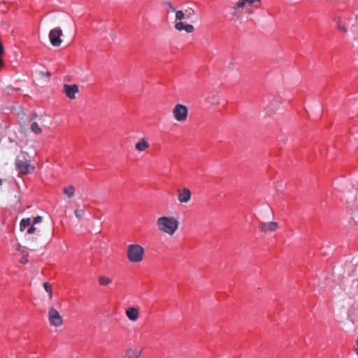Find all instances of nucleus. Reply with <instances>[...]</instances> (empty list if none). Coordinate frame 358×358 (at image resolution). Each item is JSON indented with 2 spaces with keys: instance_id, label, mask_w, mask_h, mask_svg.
I'll use <instances>...</instances> for the list:
<instances>
[{
  "instance_id": "nucleus-1",
  "label": "nucleus",
  "mask_w": 358,
  "mask_h": 358,
  "mask_svg": "<svg viewBox=\"0 0 358 358\" xmlns=\"http://www.w3.org/2000/svg\"><path fill=\"white\" fill-rule=\"evenodd\" d=\"M261 0H238L234 6L230 7L229 14L232 21H238L244 13H253V8H259Z\"/></svg>"
},
{
  "instance_id": "nucleus-2",
  "label": "nucleus",
  "mask_w": 358,
  "mask_h": 358,
  "mask_svg": "<svg viewBox=\"0 0 358 358\" xmlns=\"http://www.w3.org/2000/svg\"><path fill=\"white\" fill-rule=\"evenodd\" d=\"M157 230L162 234L173 236L178 230L180 222L175 216L162 215L156 220Z\"/></svg>"
},
{
  "instance_id": "nucleus-3",
  "label": "nucleus",
  "mask_w": 358,
  "mask_h": 358,
  "mask_svg": "<svg viewBox=\"0 0 358 358\" xmlns=\"http://www.w3.org/2000/svg\"><path fill=\"white\" fill-rule=\"evenodd\" d=\"M145 257V250L143 246L134 243L128 245L127 249V257L131 263L138 264Z\"/></svg>"
},
{
  "instance_id": "nucleus-4",
  "label": "nucleus",
  "mask_w": 358,
  "mask_h": 358,
  "mask_svg": "<svg viewBox=\"0 0 358 358\" xmlns=\"http://www.w3.org/2000/svg\"><path fill=\"white\" fill-rule=\"evenodd\" d=\"M189 109L187 106L177 103L172 109L173 119L178 122H185L188 117Z\"/></svg>"
},
{
  "instance_id": "nucleus-5",
  "label": "nucleus",
  "mask_w": 358,
  "mask_h": 358,
  "mask_svg": "<svg viewBox=\"0 0 358 358\" xmlns=\"http://www.w3.org/2000/svg\"><path fill=\"white\" fill-rule=\"evenodd\" d=\"M48 321L50 325L55 327H59L64 323L62 316L53 306H50L48 309Z\"/></svg>"
},
{
  "instance_id": "nucleus-6",
  "label": "nucleus",
  "mask_w": 358,
  "mask_h": 358,
  "mask_svg": "<svg viewBox=\"0 0 358 358\" xmlns=\"http://www.w3.org/2000/svg\"><path fill=\"white\" fill-rule=\"evenodd\" d=\"M333 22H334L337 30L339 32L346 34L348 32L347 26L349 24L350 17L347 15H335L333 17Z\"/></svg>"
},
{
  "instance_id": "nucleus-7",
  "label": "nucleus",
  "mask_w": 358,
  "mask_h": 358,
  "mask_svg": "<svg viewBox=\"0 0 358 358\" xmlns=\"http://www.w3.org/2000/svg\"><path fill=\"white\" fill-rule=\"evenodd\" d=\"M15 166L20 174H28L31 173L34 167L30 164V161L23 157L22 159L18 157L15 162Z\"/></svg>"
},
{
  "instance_id": "nucleus-8",
  "label": "nucleus",
  "mask_w": 358,
  "mask_h": 358,
  "mask_svg": "<svg viewBox=\"0 0 358 358\" xmlns=\"http://www.w3.org/2000/svg\"><path fill=\"white\" fill-rule=\"evenodd\" d=\"M63 31L60 27H55L50 31L49 39L52 45L59 47L62 44L61 36Z\"/></svg>"
},
{
  "instance_id": "nucleus-9",
  "label": "nucleus",
  "mask_w": 358,
  "mask_h": 358,
  "mask_svg": "<svg viewBox=\"0 0 358 358\" xmlns=\"http://www.w3.org/2000/svg\"><path fill=\"white\" fill-rule=\"evenodd\" d=\"M192 198V192L189 189L183 187L178 190V200L181 203H188Z\"/></svg>"
},
{
  "instance_id": "nucleus-10",
  "label": "nucleus",
  "mask_w": 358,
  "mask_h": 358,
  "mask_svg": "<svg viewBox=\"0 0 358 358\" xmlns=\"http://www.w3.org/2000/svg\"><path fill=\"white\" fill-rule=\"evenodd\" d=\"M258 227L259 229L263 233L273 232L278 229V223L276 222H259Z\"/></svg>"
},
{
  "instance_id": "nucleus-11",
  "label": "nucleus",
  "mask_w": 358,
  "mask_h": 358,
  "mask_svg": "<svg viewBox=\"0 0 358 358\" xmlns=\"http://www.w3.org/2000/svg\"><path fill=\"white\" fill-rule=\"evenodd\" d=\"M79 88L77 85L65 84L64 85V92L70 99H74L76 98V94H77Z\"/></svg>"
},
{
  "instance_id": "nucleus-12",
  "label": "nucleus",
  "mask_w": 358,
  "mask_h": 358,
  "mask_svg": "<svg viewBox=\"0 0 358 358\" xmlns=\"http://www.w3.org/2000/svg\"><path fill=\"white\" fill-rule=\"evenodd\" d=\"M127 317L132 322H135L138 320L140 312L138 308L131 306L125 310Z\"/></svg>"
},
{
  "instance_id": "nucleus-13",
  "label": "nucleus",
  "mask_w": 358,
  "mask_h": 358,
  "mask_svg": "<svg viewBox=\"0 0 358 358\" xmlns=\"http://www.w3.org/2000/svg\"><path fill=\"white\" fill-rule=\"evenodd\" d=\"M135 149L139 152H145L150 148L149 140L147 137H143L135 143Z\"/></svg>"
},
{
  "instance_id": "nucleus-14",
  "label": "nucleus",
  "mask_w": 358,
  "mask_h": 358,
  "mask_svg": "<svg viewBox=\"0 0 358 358\" xmlns=\"http://www.w3.org/2000/svg\"><path fill=\"white\" fill-rule=\"evenodd\" d=\"M174 27L176 30L181 31H185L186 33H192L194 30L193 25L189 24H185L182 21L175 22Z\"/></svg>"
},
{
  "instance_id": "nucleus-15",
  "label": "nucleus",
  "mask_w": 358,
  "mask_h": 358,
  "mask_svg": "<svg viewBox=\"0 0 358 358\" xmlns=\"http://www.w3.org/2000/svg\"><path fill=\"white\" fill-rule=\"evenodd\" d=\"M205 101L210 105H217L219 103V98L217 92H210L205 96Z\"/></svg>"
},
{
  "instance_id": "nucleus-16",
  "label": "nucleus",
  "mask_w": 358,
  "mask_h": 358,
  "mask_svg": "<svg viewBox=\"0 0 358 358\" xmlns=\"http://www.w3.org/2000/svg\"><path fill=\"white\" fill-rule=\"evenodd\" d=\"M127 358H143L142 350L128 348L125 351Z\"/></svg>"
},
{
  "instance_id": "nucleus-17",
  "label": "nucleus",
  "mask_w": 358,
  "mask_h": 358,
  "mask_svg": "<svg viewBox=\"0 0 358 358\" xmlns=\"http://www.w3.org/2000/svg\"><path fill=\"white\" fill-rule=\"evenodd\" d=\"M98 281L101 286H108L112 282V280L107 276L100 275L98 278Z\"/></svg>"
},
{
  "instance_id": "nucleus-18",
  "label": "nucleus",
  "mask_w": 358,
  "mask_h": 358,
  "mask_svg": "<svg viewBox=\"0 0 358 358\" xmlns=\"http://www.w3.org/2000/svg\"><path fill=\"white\" fill-rule=\"evenodd\" d=\"M31 224V221L30 218H24V219H22L20 221V231H24V229L27 227H29Z\"/></svg>"
},
{
  "instance_id": "nucleus-19",
  "label": "nucleus",
  "mask_w": 358,
  "mask_h": 358,
  "mask_svg": "<svg viewBox=\"0 0 358 358\" xmlns=\"http://www.w3.org/2000/svg\"><path fill=\"white\" fill-rule=\"evenodd\" d=\"M64 194L69 198H71L75 194V187L72 185H69L64 188Z\"/></svg>"
},
{
  "instance_id": "nucleus-20",
  "label": "nucleus",
  "mask_w": 358,
  "mask_h": 358,
  "mask_svg": "<svg viewBox=\"0 0 358 358\" xmlns=\"http://www.w3.org/2000/svg\"><path fill=\"white\" fill-rule=\"evenodd\" d=\"M188 17V15H186L182 10H177L176 11V21H182V20Z\"/></svg>"
},
{
  "instance_id": "nucleus-21",
  "label": "nucleus",
  "mask_w": 358,
  "mask_h": 358,
  "mask_svg": "<svg viewBox=\"0 0 358 358\" xmlns=\"http://www.w3.org/2000/svg\"><path fill=\"white\" fill-rule=\"evenodd\" d=\"M31 130L36 134H40L42 132L41 128L38 126V123L34 122L31 125Z\"/></svg>"
},
{
  "instance_id": "nucleus-22",
  "label": "nucleus",
  "mask_w": 358,
  "mask_h": 358,
  "mask_svg": "<svg viewBox=\"0 0 358 358\" xmlns=\"http://www.w3.org/2000/svg\"><path fill=\"white\" fill-rule=\"evenodd\" d=\"M43 287L45 290L48 292L50 299H52L53 297V293L51 285L48 282H44Z\"/></svg>"
},
{
  "instance_id": "nucleus-23",
  "label": "nucleus",
  "mask_w": 358,
  "mask_h": 358,
  "mask_svg": "<svg viewBox=\"0 0 358 358\" xmlns=\"http://www.w3.org/2000/svg\"><path fill=\"white\" fill-rule=\"evenodd\" d=\"M74 214L76 218H78V220H81L85 214V209L83 208L76 209L74 211Z\"/></svg>"
},
{
  "instance_id": "nucleus-24",
  "label": "nucleus",
  "mask_w": 358,
  "mask_h": 358,
  "mask_svg": "<svg viewBox=\"0 0 358 358\" xmlns=\"http://www.w3.org/2000/svg\"><path fill=\"white\" fill-rule=\"evenodd\" d=\"M41 221H42V217L41 216H36V217H34V219L33 220V222H32V224L35 225V224H36L38 223H40Z\"/></svg>"
},
{
  "instance_id": "nucleus-25",
  "label": "nucleus",
  "mask_w": 358,
  "mask_h": 358,
  "mask_svg": "<svg viewBox=\"0 0 358 358\" xmlns=\"http://www.w3.org/2000/svg\"><path fill=\"white\" fill-rule=\"evenodd\" d=\"M36 229L35 226L32 224V225H31V226H30V227L28 229V230H27V234H34V233L36 231Z\"/></svg>"
},
{
  "instance_id": "nucleus-26",
  "label": "nucleus",
  "mask_w": 358,
  "mask_h": 358,
  "mask_svg": "<svg viewBox=\"0 0 358 358\" xmlns=\"http://www.w3.org/2000/svg\"><path fill=\"white\" fill-rule=\"evenodd\" d=\"M27 253L26 252V254L24 255V257L20 260V262L22 264H27L28 262V259L27 257Z\"/></svg>"
},
{
  "instance_id": "nucleus-27",
  "label": "nucleus",
  "mask_w": 358,
  "mask_h": 358,
  "mask_svg": "<svg viewBox=\"0 0 358 358\" xmlns=\"http://www.w3.org/2000/svg\"><path fill=\"white\" fill-rule=\"evenodd\" d=\"M3 52V47L2 44L0 43V55H2Z\"/></svg>"
},
{
  "instance_id": "nucleus-28",
  "label": "nucleus",
  "mask_w": 358,
  "mask_h": 358,
  "mask_svg": "<svg viewBox=\"0 0 358 358\" xmlns=\"http://www.w3.org/2000/svg\"><path fill=\"white\" fill-rule=\"evenodd\" d=\"M170 8H171V10L172 11H173V12L177 11V10H176V8H175L174 7L171 6H170Z\"/></svg>"
},
{
  "instance_id": "nucleus-29",
  "label": "nucleus",
  "mask_w": 358,
  "mask_h": 358,
  "mask_svg": "<svg viewBox=\"0 0 358 358\" xmlns=\"http://www.w3.org/2000/svg\"><path fill=\"white\" fill-rule=\"evenodd\" d=\"M2 185V180L0 178V187Z\"/></svg>"
},
{
  "instance_id": "nucleus-30",
  "label": "nucleus",
  "mask_w": 358,
  "mask_h": 358,
  "mask_svg": "<svg viewBox=\"0 0 358 358\" xmlns=\"http://www.w3.org/2000/svg\"><path fill=\"white\" fill-rule=\"evenodd\" d=\"M45 76H50V73L48 72L47 73H45Z\"/></svg>"
},
{
  "instance_id": "nucleus-31",
  "label": "nucleus",
  "mask_w": 358,
  "mask_h": 358,
  "mask_svg": "<svg viewBox=\"0 0 358 358\" xmlns=\"http://www.w3.org/2000/svg\"><path fill=\"white\" fill-rule=\"evenodd\" d=\"M356 39H357V40H358V38H356Z\"/></svg>"
},
{
  "instance_id": "nucleus-32",
  "label": "nucleus",
  "mask_w": 358,
  "mask_h": 358,
  "mask_svg": "<svg viewBox=\"0 0 358 358\" xmlns=\"http://www.w3.org/2000/svg\"><path fill=\"white\" fill-rule=\"evenodd\" d=\"M357 221H358V218H357Z\"/></svg>"
}]
</instances>
